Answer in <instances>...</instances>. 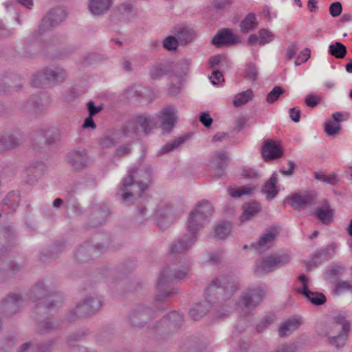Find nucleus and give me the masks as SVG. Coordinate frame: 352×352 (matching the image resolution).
<instances>
[{"mask_svg":"<svg viewBox=\"0 0 352 352\" xmlns=\"http://www.w3.org/2000/svg\"><path fill=\"white\" fill-rule=\"evenodd\" d=\"M188 271L189 267L187 264L179 265L175 263L170 264L162 270L158 278L156 297L154 300V306L157 310H164L165 307L164 306L160 307L158 304L166 302L169 297L177 293L175 289H165V286L176 279L185 278Z\"/></svg>","mask_w":352,"mask_h":352,"instance_id":"nucleus-1","label":"nucleus"},{"mask_svg":"<svg viewBox=\"0 0 352 352\" xmlns=\"http://www.w3.org/2000/svg\"><path fill=\"white\" fill-rule=\"evenodd\" d=\"M151 177L150 168L131 169L129 175L120 184L122 201L129 203L135 195L140 196L147 188V182L151 180Z\"/></svg>","mask_w":352,"mask_h":352,"instance_id":"nucleus-2","label":"nucleus"},{"mask_svg":"<svg viewBox=\"0 0 352 352\" xmlns=\"http://www.w3.org/2000/svg\"><path fill=\"white\" fill-rule=\"evenodd\" d=\"M239 281L232 276H220L214 278L206 289V298L212 303L217 302L222 305L230 307L232 305L231 297L238 289Z\"/></svg>","mask_w":352,"mask_h":352,"instance_id":"nucleus-3","label":"nucleus"},{"mask_svg":"<svg viewBox=\"0 0 352 352\" xmlns=\"http://www.w3.org/2000/svg\"><path fill=\"white\" fill-rule=\"evenodd\" d=\"M101 307L102 302L97 296H86L67 312L66 318L69 321H74L87 318L94 315Z\"/></svg>","mask_w":352,"mask_h":352,"instance_id":"nucleus-4","label":"nucleus"},{"mask_svg":"<svg viewBox=\"0 0 352 352\" xmlns=\"http://www.w3.org/2000/svg\"><path fill=\"white\" fill-rule=\"evenodd\" d=\"M212 212L213 208L208 201L199 203L189 214L187 221L188 232L197 235V232L204 228Z\"/></svg>","mask_w":352,"mask_h":352,"instance_id":"nucleus-5","label":"nucleus"},{"mask_svg":"<svg viewBox=\"0 0 352 352\" xmlns=\"http://www.w3.org/2000/svg\"><path fill=\"white\" fill-rule=\"evenodd\" d=\"M291 259V255L287 253L267 256L256 261L254 272L257 275L267 274L276 268L287 265Z\"/></svg>","mask_w":352,"mask_h":352,"instance_id":"nucleus-6","label":"nucleus"},{"mask_svg":"<svg viewBox=\"0 0 352 352\" xmlns=\"http://www.w3.org/2000/svg\"><path fill=\"white\" fill-rule=\"evenodd\" d=\"M156 311L146 305H138L129 316V323L135 327H144L155 316Z\"/></svg>","mask_w":352,"mask_h":352,"instance_id":"nucleus-7","label":"nucleus"},{"mask_svg":"<svg viewBox=\"0 0 352 352\" xmlns=\"http://www.w3.org/2000/svg\"><path fill=\"white\" fill-rule=\"evenodd\" d=\"M51 294L52 292L48 285L43 280L38 281L34 287L32 288L29 294L30 298L34 302L43 300L37 305L36 311L38 313L41 312L47 305L52 307L54 306L53 301H50L46 299Z\"/></svg>","mask_w":352,"mask_h":352,"instance_id":"nucleus-8","label":"nucleus"},{"mask_svg":"<svg viewBox=\"0 0 352 352\" xmlns=\"http://www.w3.org/2000/svg\"><path fill=\"white\" fill-rule=\"evenodd\" d=\"M163 133H170L177 122V110L173 105L164 107L157 114Z\"/></svg>","mask_w":352,"mask_h":352,"instance_id":"nucleus-9","label":"nucleus"},{"mask_svg":"<svg viewBox=\"0 0 352 352\" xmlns=\"http://www.w3.org/2000/svg\"><path fill=\"white\" fill-rule=\"evenodd\" d=\"M23 299L19 293H10L4 298L0 304V313L5 317H10L16 314L21 307Z\"/></svg>","mask_w":352,"mask_h":352,"instance_id":"nucleus-10","label":"nucleus"},{"mask_svg":"<svg viewBox=\"0 0 352 352\" xmlns=\"http://www.w3.org/2000/svg\"><path fill=\"white\" fill-rule=\"evenodd\" d=\"M287 200L294 210H304L314 206L317 203L318 197L315 192L311 191L294 194L287 197Z\"/></svg>","mask_w":352,"mask_h":352,"instance_id":"nucleus-11","label":"nucleus"},{"mask_svg":"<svg viewBox=\"0 0 352 352\" xmlns=\"http://www.w3.org/2000/svg\"><path fill=\"white\" fill-rule=\"evenodd\" d=\"M265 291L262 287L249 288L241 296V300L244 307L250 311L257 307L263 300Z\"/></svg>","mask_w":352,"mask_h":352,"instance_id":"nucleus-12","label":"nucleus"},{"mask_svg":"<svg viewBox=\"0 0 352 352\" xmlns=\"http://www.w3.org/2000/svg\"><path fill=\"white\" fill-rule=\"evenodd\" d=\"M153 123L150 116H139L128 123L127 130L138 135H147L151 131Z\"/></svg>","mask_w":352,"mask_h":352,"instance_id":"nucleus-13","label":"nucleus"},{"mask_svg":"<svg viewBox=\"0 0 352 352\" xmlns=\"http://www.w3.org/2000/svg\"><path fill=\"white\" fill-rule=\"evenodd\" d=\"M65 12L60 8L52 9L43 18L39 27L41 33L46 31L50 28L59 25L65 18Z\"/></svg>","mask_w":352,"mask_h":352,"instance_id":"nucleus-14","label":"nucleus"},{"mask_svg":"<svg viewBox=\"0 0 352 352\" xmlns=\"http://www.w3.org/2000/svg\"><path fill=\"white\" fill-rule=\"evenodd\" d=\"M197 236L189 232L178 238L170 246L173 254L186 253L196 242Z\"/></svg>","mask_w":352,"mask_h":352,"instance_id":"nucleus-15","label":"nucleus"},{"mask_svg":"<svg viewBox=\"0 0 352 352\" xmlns=\"http://www.w3.org/2000/svg\"><path fill=\"white\" fill-rule=\"evenodd\" d=\"M261 152L265 162L280 158L283 155L281 146L272 139L263 141Z\"/></svg>","mask_w":352,"mask_h":352,"instance_id":"nucleus-16","label":"nucleus"},{"mask_svg":"<svg viewBox=\"0 0 352 352\" xmlns=\"http://www.w3.org/2000/svg\"><path fill=\"white\" fill-rule=\"evenodd\" d=\"M277 233L274 228L266 230L261 235L257 242L252 243V247L260 254L265 252L273 245Z\"/></svg>","mask_w":352,"mask_h":352,"instance_id":"nucleus-17","label":"nucleus"},{"mask_svg":"<svg viewBox=\"0 0 352 352\" xmlns=\"http://www.w3.org/2000/svg\"><path fill=\"white\" fill-rule=\"evenodd\" d=\"M337 245L335 243H331L325 248L316 252L311 258V261L307 264V269L311 270L312 265L317 267L324 261H327L332 258L336 253Z\"/></svg>","mask_w":352,"mask_h":352,"instance_id":"nucleus-18","label":"nucleus"},{"mask_svg":"<svg viewBox=\"0 0 352 352\" xmlns=\"http://www.w3.org/2000/svg\"><path fill=\"white\" fill-rule=\"evenodd\" d=\"M67 160L75 170H80L88 164V156L85 150H76L69 153Z\"/></svg>","mask_w":352,"mask_h":352,"instance_id":"nucleus-19","label":"nucleus"},{"mask_svg":"<svg viewBox=\"0 0 352 352\" xmlns=\"http://www.w3.org/2000/svg\"><path fill=\"white\" fill-rule=\"evenodd\" d=\"M109 214L108 208L104 205H96L91 208L89 226L97 227L105 222Z\"/></svg>","mask_w":352,"mask_h":352,"instance_id":"nucleus-20","label":"nucleus"},{"mask_svg":"<svg viewBox=\"0 0 352 352\" xmlns=\"http://www.w3.org/2000/svg\"><path fill=\"white\" fill-rule=\"evenodd\" d=\"M239 42L238 37L232 33V30L224 28L212 38V43L216 47H219L224 45H232Z\"/></svg>","mask_w":352,"mask_h":352,"instance_id":"nucleus-21","label":"nucleus"},{"mask_svg":"<svg viewBox=\"0 0 352 352\" xmlns=\"http://www.w3.org/2000/svg\"><path fill=\"white\" fill-rule=\"evenodd\" d=\"M314 214L323 224L329 225L333 221V210L331 208L329 202L327 200H324L322 206L317 208Z\"/></svg>","mask_w":352,"mask_h":352,"instance_id":"nucleus-22","label":"nucleus"},{"mask_svg":"<svg viewBox=\"0 0 352 352\" xmlns=\"http://www.w3.org/2000/svg\"><path fill=\"white\" fill-rule=\"evenodd\" d=\"M19 270V267L16 263L0 257V283L13 276Z\"/></svg>","mask_w":352,"mask_h":352,"instance_id":"nucleus-23","label":"nucleus"},{"mask_svg":"<svg viewBox=\"0 0 352 352\" xmlns=\"http://www.w3.org/2000/svg\"><path fill=\"white\" fill-rule=\"evenodd\" d=\"M302 324V320L296 318H290L281 322L278 329L280 337H286L298 329Z\"/></svg>","mask_w":352,"mask_h":352,"instance_id":"nucleus-24","label":"nucleus"},{"mask_svg":"<svg viewBox=\"0 0 352 352\" xmlns=\"http://www.w3.org/2000/svg\"><path fill=\"white\" fill-rule=\"evenodd\" d=\"M113 0H89V9L93 15L106 13L112 6Z\"/></svg>","mask_w":352,"mask_h":352,"instance_id":"nucleus-25","label":"nucleus"},{"mask_svg":"<svg viewBox=\"0 0 352 352\" xmlns=\"http://www.w3.org/2000/svg\"><path fill=\"white\" fill-rule=\"evenodd\" d=\"M183 316L179 313L173 311L163 318L160 322L165 324L169 330H175L179 329L183 322Z\"/></svg>","mask_w":352,"mask_h":352,"instance_id":"nucleus-26","label":"nucleus"},{"mask_svg":"<svg viewBox=\"0 0 352 352\" xmlns=\"http://www.w3.org/2000/svg\"><path fill=\"white\" fill-rule=\"evenodd\" d=\"M174 33L179 41L183 45L190 42L196 36L195 32L192 28L186 26L175 27Z\"/></svg>","mask_w":352,"mask_h":352,"instance_id":"nucleus-27","label":"nucleus"},{"mask_svg":"<svg viewBox=\"0 0 352 352\" xmlns=\"http://www.w3.org/2000/svg\"><path fill=\"white\" fill-rule=\"evenodd\" d=\"M212 307V303L206 298V300L197 303L189 311V316L193 320H198L205 316Z\"/></svg>","mask_w":352,"mask_h":352,"instance_id":"nucleus-28","label":"nucleus"},{"mask_svg":"<svg viewBox=\"0 0 352 352\" xmlns=\"http://www.w3.org/2000/svg\"><path fill=\"white\" fill-rule=\"evenodd\" d=\"M228 156L226 152L216 153L212 158V164L217 169L215 177H221L223 175V170L227 166Z\"/></svg>","mask_w":352,"mask_h":352,"instance_id":"nucleus-29","label":"nucleus"},{"mask_svg":"<svg viewBox=\"0 0 352 352\" xmlns=\"http://www.w3.org/2000/svg\"><path fill=\"white\" fill-rule=\"evenodd\" d=\"M278 175L274 173L267 182H265L262 191L266 195L267 200L273 199L278 194V189L276 186Z\"/></svg>","mask_w":352,"mask_h":352,"instance_id":"nucleus-30","label":"nucleus"},{"mask_svg":"<svg viewBox=\"0 0 352 352\" xmlns=\"http://www.w3.org/2000/svg\"><path fill=\"white\" fill-rule=\"evenodd\" d=\"M45 68L50 85H56L58 82H63L67 76V72L61 67Z\"/></svg>","mask_w":352,"mask_h":352,"instance_id":"nucleus-31","label":"nucleus"},{"mask_svg":"<svg viewBox=\"0 0 352 352\" xmlns=\"http://www.w3.org/2000/svg\"><path fill=\"white\" fill-rule=\"evenodd\" d=\"M261 209L260 204L254 201L243 206V213L240 217L241 222H244L252 219L258 214Z\"/></svg>","mask_w":352,"mask_h":352,"instance_id":"nucleus-32","label":"nucleus"},{"mask_svg":"<svg viewBox=\"0 0 352 352\" xmlns=\"http://www.w3.org/2000/svg\"><path fill=\"white\" fill-rule=\"evenodd\" d=\"M258 25L256 16L254 13L248 14L241 21L239 28L243 33H248L255 30Z\"/></svg>","mask_w":352,"mask_h":352,"instance_id":"nucleus-33","label":"nucleus"},{"mask_svg":"<svg viewBox=\"0 0 352 352\" xmlns=\"http://www.w3.org/2000/svg\"><path fill=\"white\" fill-rule=\"evenodd\" d=\"M19 145V140L12 135H0V149L2 151L10 150Z\"/></svg>","mask_w":352,"mask_h":352,"instance_id":"nucleus-34","label":"nucleus"},{"mask_svg":"<svg viewBox=\"0 0 352 352\" xmlns=\"http://www.w3.org/2000/svg\"><path fill=\"white\" fill-rule=\"evenodd\" d=\"M254 189V187L247 185L242 186L239 188L229 187L228 188V192L232 197L236 199L250 195Z\"/></svg>","mask_w":352,"mask_h":352,"instance_id":"nucleus-35","label":"nucleus"},{"mask_svg":"<svg viewBox=\"0 0 352 352\" xmlns=\"http://www.w3.org/2000/svg\"><path fill=\"white\" fill-rule=\"evenodd\" d=\"M169 72V67L166 64L157 63L153 65L149 72V75L153 80H159Z\"/></svg>","mask_w":352,"mask_h":352,"instance_id":"nucleus-36","label":"nucleus"},{"mask_svg":"<svg viewBox=\"0 0 352 352\" xmlns=\"http://www.w3.org/2000/svg\"><path fill=\"white\" fill-rule=\"evenodd\" d=\"M253 97V91L251 89H248L246 91H242L234 96L233 104L236 107H241L252 100Z\"/></svg>","mask_w":352,"mask_h":352,"instance_id":"nucleus-37","label":"nucleus"},{"mask_svg":"<svg viewBox=\"0 0 352 352\" xmlns=\"http://www.w3.org/2000/svg\"><path fill=\"white\" fill-rule=\"evenodd\" d=\"M46 68L42 69L33 76L31 84L35 87H43L50 85L49 78L46 74Z\"/></svg>","mask_w":352,"mask_h":352,"instance_id":"nucleus-38","label":"nucleus"},{"mask_svg":"<svg viewBox=\"0 0 352 352\" xmlns=\"http://www.w3.org/2000/svg\"><path fill=\"white\" fill-rule=\"evenodd\" d=\"M96 251L94 246L87 245L78 248L76 253V258L79 261H87L91 258V254Z\"/></svg>","mask_w":352,"mask_h":352,"instance_id":"nucleus-39","label":"nucleus"},{"mask_svg":"<svg viewBox=\"0 0 352 352\" xmlns=\"http://www.w3.org/2000/svg\"><path fill=\"white\" fill-rule=\"evenodd\" d=\"M346 47L340 42H336L329 46V53L336 58H343L346 54Z\"/></svg>","mask_w":352,"mask_h":352,"instance_id":"nucleus-40","label":"nucleus"},{"mask_svg":"<svg viewBox=\"0 0 352 352\" xmlns=\"http://www.w3.org/2000/svg\"><path fill=\"white\" fill-rule=\"evenodd\" d=\"M349 333L347 332H340L336 336L329 337L328 342L332 346H335L337 349L342 348L346 343L348 338Z\"/></svg>","mask_w":352,"mask_h":352,"instance_id":"nucleus-41","label":"nucleus"},{"mask_svg":"<svg viewBox=\"0 0 352 352\" xmlns=\"http://www.w3.org/2000/svg\"><path fill=\"white\" fill-rule=\"evenodd\" d=\"M231 230L232 225L230 222H223L216 227L214 236L220 239H223L230 234Z\"/></svg>","mask_w":352,"mask_h":352,"instance_id":"nucleus-42","label":"nucleus"},{"mask_svg":"<svg viewBox=\"0 0 352 352\" xmlns=\"http://www.w3.org/2000/svg\"><path fill=\"white\" fill-rule=\"evenodd\" d=\"M186 140L187 137L182 136L175 139L171 142H168L160 149L159 153L164 154L173 151L175 148L183 144Z\"/></svg>","mask_w":352,"mask_h":352,"instance_id":"nucleus-43","label":"nucleus"},{"mask_svg":"<svg viewBox=\"0 0 352 352\" xmlns=\"http://www.w3.org/2000/svg\"><path fill=\"white\" fill-rule=\"evenodd\" d=\"M345 292H349L352 293V284L349 280H339L336 283L334 289H333V293L339 296L341 294Z\"/></svg>","mask_w":352,"mask_h":352,"instance_id":"nucleus-44","label":"nucleus"},{"mask_svg":"<svg viewBox=\"0 0 352 352\" xmlns=\"http://www.w3.org/2000/svg\"><path fill=\"white\" fill-rule=\"evenodd\" d=\"M314 177L317 180L328 184L335 185L338 182V176L336 173H331L329 175H326L322 173L315 172Z\"/></svg>","mask_w":352,"mask_h":352,"instance_id":"nucleus-45","label":"nucleus"},{"mask_svg":"<svg viewBox=\"0 0 352 352\" xmlns=\"http://www.w3.org/2000/svg\"><path fill=\"white\" fill-rule=\"evenodd\" d=\"M118 142V138L113 134H107L100 140V145L102 148L114 147Z\"/></svg>","mask_w":352,"mask_h":352,"instance_id":"nucleus-46","label":"nucleus"},{"mask_svg":"<svg viewBox=\"0 0 352 352\" xmlns=\"http://www.w3.org/2000/svg\"><path fill=\"white\" fill-rule=\"evenodd\" d=\"M56 328V325L54 324L50 318H47L45 320H41L38 328V331L41 333H47L54 330Z\"/></svg>","mask_w":352,"mask_h":352,"instance_id":"nucleus-47","label":"nucleus"},{"mask_svg":"<svg viewBox=\"0 0 352 352\" xmlns=\"http://www.w3.org/2000/svg\"><path fill=\"white\" fill-rule=\"evenodd\" d=\"M258 34L259 35V45L263 46L272 41L274 38V34L267 29H261Z\"/></svg>","mask_w":352,"mask_h":352,"instance_id":"nucleus-48","label":"nucleus"},{"mask_svg":"<svg viewBox=\"0 0 352 352\" xmlns=\"http://www.w3.org/2000/svg\"><path fill=\"white\" fill-rule=\"evenodd\" d=\"M311 294L305 296L314 305L319 306L326 302L327 298L323 294L312 292H311Z\"/></svg>","mask_w":352,"mask_h":352,"instance_id":"nucleus-49","label":"nucleus"},{"mask_svg":"<svg viewBox=\"0 0 352 352\" xmlns=\"http://www.w3.org/2000/svg\"><path fill=\"white\" fill-rule=\"evenodd\" d=\"M285 92V89L280 86H275L267 95L266 101L269 104H273Z\"/></svg>","mask_w":352,"mask_h":352,"instance_id":"nucleus-50","label":"nucleus"},{"mask_svg":"<svg viewBox=\"0 0 352 352\" xmlns=\"http://www.w3.org/2000/svg\"><path fill=\"white\" fill-rule=\"evenodd\" d=\"M340 129V124L339 123H335L332 120H328L324 124V131L329 136L338 134Z\"/></svg>","mask_w":352,"mask_h":352,"instance_id":"nucleus-51","label":"nucleus"},{"mask_svg":"<svg viewBox=\"0 0 352 352\" xmlns=\"http://www.w3.org/2000/svg\"><path fill=\"white\" fill-rule=\"evenodd\" d=\"M179 42L176 36H168L164 40L163 46L167 50H175L177 48Z\"/></svg>","mask_w":352,"mask_h":352,"instance_id":"nucleus-52","label":"nucleus"},{"mask_svg":"<svg viewBox=\"0 0 352 352\" xmlns=\"http://www.w3.org/2000/svg\"><path fill=\"white\" fill-rule=\"evenodd\" d=\"M190 62L188 60H182L174 65V70L179 76L186 75L188 71Z\"/></svg>","mask_w":352,"mask_h":352,"instance_id":"nucleus-53","label":"nucleus"},{"mask_svg":"<svg viewBox=\"0 0 352 352\" xmlns=\"http://www.w3.org/2000/svg\"><path fill=\"white\" fill-rule=\"evenodd\" d=\"M39 133L45 138V142L47 143L54 142L56 140V134L52 129L48 127L43 128L39 131Z\"/></svg>","mask_w":352,"mask_h":352,"instance_id":"nucleus-54","label":"nucleus"},{"mask_svg":"<svg viewBox=\"0 0 352 352\" xmlns=\"http://www.w3.org/2000/svg\"><path fill=\"white\" fill-rule=\"evenodd\" d=\"M334 322L337 324H342L341 332H347L350 331V323L346 320L345 316L338 314L333 318Z\"/></svg>","mask_w":352,"mask_h":352,"instance_id":"nucleus-55","label":"nucleus"},{"mask_svg":"<svg viewBox=\"0 0 352 352\" xmlns=\"http://www.w3.org/2000/svg\"><path fill=\"white\" fill-rule=\"evenodd\" d=\"M298 280L300 281L302 284V289H298L296 291L302 294L304 296H307L309 294H311V291L308 289V278L305 274H300L298 276Z\"/></svg>","mask_w":352,"mask_h":352,"instance_id":"nucleus-56","label":"nucleus"},{"mask_svg":"<svg viewBox=\"0 0 352 352\" xmlns=\"http://www.w3.org/2000/svg\"><path fill=\"white\" fill-rule=\"evenodd\" d=\"M119 10L123 14L136 16L137 10L134 6L130 3H124L119 6Z\"/></svg>","mask_w":352,"mask_h":352,"instance_id":"nucleus-57","label":"nucleus"},{"mask_svg":"<svg viewBox=\"0 0 352 352\" xmlns=\"http://www.w3.org/2000/svg\"><path fill=\"white\" fill-rule=\"evenodd\" d=\"M273 322L272 317L266 316L256 324V330L258 332L263 331L265 328L270 326Z\"/></svg>","mask_w":352,"mask_h":352,"instance_id":"nucleus-58","label":"nucleus"},{"mask_svg":"<svg viewBox=\"0 0 352 352\" xmlns=\"http://www.w3.org/2000/svg\"><path fill=\"white\" fill-rule=\"evenodd\" d=\"M310 57V50L308 48H305L302 50L297 56L295 61V65L298 66L300 64L305 63Z\"/></svg>","mask_w":352,"mask_h":352,"instance_id":"nucleus-59","label":"nucleus"},{"mask_svg":"<svg viewBox=\"0 0 352 352\" xmlns=\"http://www.w3.org/2000/svg\"><path fill=\"white\" fill-rule=\"evenodd\" d=\"M342 10V4L338 2H334L329 7V12L333 17L338 16Z\"/></svg>","mask_w":352,"mask_h":352,"instance_id":"nucleus-60","label":"nucleus"},{"mask_svg":"<svg viewBox=\"0 0 352 352\" xmlns=\"http://www.w3.org/2000/svg\"><path fill=\"white\" fill-rule=\"evenodd\" d=\"M257 69L254 64H250L245 70V76L252 80H256L257 78Z\"/></svg>","mask_w":352,"mask_h":352,"instance_id":"nucleus-61","label":"nucleus"},{"mask_svg":"<svg viewBox=\"0 0 352 352\" xmlns=\"http://www.w3.org/2000/svg\"><path fill=\"white\" fill-rule=\"evenodd\" d=\"M210 82L214 85H217L220 82L224 81L223 74L219 70L214 71L212 72L211 76H210Z\"/></svg>","mask_w":352,"mask_h":352,"instance_id":"nucleus-62","label":"nucleus"},{"mask_svg":"<svg viewBox=\"0 0 352 352\" xmlns=\"http://www.w3.org/2000/svg\"><path fill=\"white\" fill-rule=\"evenodd\" d=\"M345 270L344 265L340 264H336L333 265L330 269L328 270L327 274L329 276H336L342 274Z\"/></svg>","mask_w":352,"mask_h":352,"instance_id":"nucleus-63","label":"nucleus"},{"mask_svg":"<svg viewBox=\"0 0 352 352\" xmlns=\"http://www.w3.org/2000/svg\"><path fill=\"white\" fill-rule=\"evenodd\" d=\"M319 97L314 94H308L305 100V104L309 107H315L319 103Z\"/></svg>","mask_w":352,"mask_h":352,"instance_id":"nucleus-64","label":"nucleus"}]
</instances>
